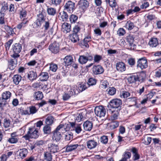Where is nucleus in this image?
Listing matches in <instances>:
<instances>
[{"label": "nucleus", "mask_w": 161, "mask_h": 161, "mask_svg": "<svg viewBox=\"0 0 161 161\" xmlns=\"http://www.w3.org/2000/svg\"><path fill=\"white\" fill-rule=\"evenodd\" d=\"M145 79V75L142 73H135L128 77L127 80L130 83L138 81L141 83L143 82Z\"/></svg>", "instance_id": "nucleus-1"}, {"label": "nucleus", "mask_w": 161, "mask_h": 161, "mask_svg": "<svg viewBox=\"0 0 161 161\" xmlns=\"http://www.w3.org/2000/svg\"><path fill=\"white\" fill-rule=\"evenodd\" d=\"M38 136V130L34 127H31L29 128L27 133L24 137L28 139L30 138L36 139Z\"/></svg>", "instance_id": "nucleus-2"}, {"label": "nucleus", "mask_w": 161, "mask_h": 161, "mask_svg": "<svg viewBox=\"0 0 161 161\" xmlns=\"http://www.w3.org/2000/svg\"><path fill=\"white\" fill-rule=\"evenodd\" d=\"M122 102L121 100L119 99H114L111 100L109 104L111 108L119 109L121 108V105H122Z\"/></svg>", "instance_id": "nucleus-3"}, {"label": "nucleus", "mask_w": 161, "mask_h": 161, "mask_svg": "<svg viewBox=\"0 0 161 161\" xmlns=\"http://www.w3.org/2000/svg\"><path fill=\"white\" fill-rule=\"evenodd\" d=\"M94 112L95 114L100 118L104 117L106 114V110L102 106L96 107Z\"/></svg>", "instance_id": "nucleus-4"}, {"label": "nucleus", "mask_w": 161, "mask_h": 161, "mask_svg": "<svg viewBox=\"0 0 161 161\" xmlns=\"http://www.w3.org/2000/svg\"><path fill=\"white\" fill-rule=\"evenodd\" d=\"M137 67L143 69L147 68L148 63L147 59L145 58L139 59L137 62Z\"/></svg>", "instance_id": "nucleus-5"}, {"label": "nucleus", "mask_w": 161, "mask_h": 161, "mask_svg": "<svg viewBox=\"0 0 161 161\" xmlns=\"http://www.w3.org/2000/svg\"><path fill=\"white\" fill-rule=\"evenodd\" d=\"M75 3L73 2L69 1L64 5V9L69 12L72 13L75 9Z\"/></svg>", "instance_id": "nucleus-6"}, {"label": "nucleus", "mask_w": 161, "mask_h": 161, "mask_svg": "<svg viewBox=\"0 0 161 161\" xmlns=\"http://www.w3.org/2000/svg\"><path fill=\"white\" fill-rule=\"evenodd\" d=\"M11 56L13 58L8 60V63L9 65L11 66L12 67V68H11L10 66V69H14V66L17 64V59L19 57L20 55H16L12 54Z\"/></svg>", "instance_id": "nucleus-7"}, {"label": "nucleus", "mask_w": 161, "mask_h": 161, "mask_svg": "<svg viewBox=\"0 0 161 161\" xmlns=\"http://www.w3.org/2000/svg\"><path fill=\"white\" fill-rule=\"evenodd\" d=\"M59 43L57 42L56 41H54L49 45V49L52 53H56L59 51Z\"/></svg>", "instance_id": "nucleus-8"}, {"label": "nucleus", "mask_w": 161, "mask_h": 161, "mask_svg": "<svg viewBox=\"0 0 161 161\" xmlns=\"http://www.w3.org/2000/svg\"><path fill=\"white\" fill-rule=\"evenodd\" d=\"M92 71L94 75H97L103 74L104 72V70L102 66L98 65L93 66Z\"/></svg>", "instance_id": "nucleus-9"}, {"label": "nucleus", "mask_w": 161, "mask_h": 161, "mask_svg": "<svg viewBox=\"0 0 161 161\" xmlns=\"http://www.w3.org/2000/svg\"><path fill=\"white\" fill-rule=\"evenodd\" d=\"M47 149L50 153H54L58 151L59 147L58 145L50 143L47 145Z\"/></svg>", "instance_id": "nucleus-10"}, {"label": "nucleus", "mask_w": 161, "mask_h": 161, "mask_svg": "<svg viewBox=\"0 0 161 161\" xmlns=\"http://www.w3.org/2000/svg\"><path fill=\"white\" fill-rule=\"evenodd\" d=\"M22 49V46L19 43H16L13 46V50L14 53L13 54L16 55H19V53L21 52Z\"/></svg>", "instance_id": "nucleus-11"}, {"label": "nucleus", "mask_w": 161, "mask_h": 161, "mask_svg": "<svg viewBox=\"0 0 161 161\" xmlns=\"http://www.w3.org/2000/svg\"><path fill=\"white\" fill-rule=\"evenodd\" d=\"M72 130H75L76 133L79 134L81 131L82 129L80 125H77L75 122H70Z\"/></svg>", "instance_id": "nucleus-12"}, {"label": "nucleus", "mask_w": 161, "mask_h": 161, "mask_svg": "<svg viewBox=\"0 0 161 161\" xmlns=\"http://www.w3.org/2000/svg\"><path fill=\"white\" fill-rule=\"evenodd\" d=\"M116 67L117 70L120 72L124 71L126 69L125 65L123 62L117 63L116 64Z\"/></svg>", "instance_id": "nucleus-13"}, {"label": "nucleus", "mask_w": 161, "mask_h": 161, "mask_svg": "<svg viewBox=\"0 0 161 161\" xmlns=\"http://www.w3.org/2000/svg\"><path fill=\"white\" fill-rule=\"evenodd\" d=\"M78 4L80 8L84 10L88 7L89 3L86 0H80L78 2Z\"/></svg>", "instance_id": "nucleus-14"}, {"label": "nucleus", "mask_w": 161, "mask_h": 161, "mask_svg": "<svg viewBox=\"0 0 161 161\" xmlns=\"http://www.w3.org/2000/svg\"><path fill=\"white\" fill-rule=\"evenodd\" d=\"M97 145V142L94 140H89L87 142V147L89 149H92L96 147Z\"/></svg>", "instance_id": "nucleus-15"}, {"label": "nucleus", "mask_w": 161, "mask_h": 161, "mask_svg": "<svg viewBox=\"0 0 161 161\" xmlns=\"http://www.w3.org/2000/svg\"><path fill=\"white\" fill-rule=\"evenodd\" d=\"M130 151L132 153L133 160H137L140 158V155L138 153V151L136 148L132 147L130 150Z\"/></svg>", "instance_id": "nucleus-16"}, {"label": "nucleus", "mask_w": 161, "mask_h": 161, "mask_svg": "<svg viewBox=\"0 0 161 161\" xmlns=\"http://www.w3.org/2000/svg\"><path fill=\"white\" fill-rule=\"evenodd\" d=\"M71 26L70 24L64 23L62 26V30L64 33H67L71 31Z\"/></svg>", "instance_id": "nucleus-17"}, {"label": "nucleus", "mask_w": 161, "mask_h": 161, "mask_svg": "<svg viewBox=\"0 0 161 161\" xmlns=\"http://www.w3.org/2000/svg\"><path fill=\"white\" fill-rule=\"evenodd\" d=\"M83 125L84 130L90 131L92 128L93 124L91 122L86 121L84 123Z\"/></svg>", "instance_id": "nucleus-18"}, {"label": "nucleus", "mask_w": 161, "mask_h": 161, "mask_svg": "<svg viewBox=\"0 0 161 161\" xmlns=\"http://www.w3.org/2000/svg\"><path fill=\"white\" fill-rule=\"evenodd\" d=\"M59 19L62 21H66L67 20L68 16L67 13L65 11L61 12L59 15Z\"/></svg>", "instance_id": "nucleus-19"}, {"label": "nucleus", "mask_w": 161, "mask_h": 161, "mask_svg": "<svg viewBox=\"0 0 161 161\" xmlns=\"http://www.w3.org/2000/svg\"><path fill=\"white\" fill-rule=\"evenodd\" d=\"M18 152L19 156L22 159L25 157L28 153V151L26 148L20 149L18 150Z\"/></svg>", "instance_id": "nucleus-20"}, {"label": "nucleus", "mask_w": 161, "mask_h": 161, "mask_svg": "<svg viewBox=\"0 0 161 161\" xmlns=\"http://www.w3.org/2000/svg\"><path fill=\"white\" fill-rule=\"evenodd\" d=\"M44 160L45 161H52V156L50 152L46 151L43 153Z\"/></svg>", "instance_id": "nucleus-21"}, {"label": "nucleus", "mask_w": 161, "mask_h": 161, "mask_svg": "<svg viewBox=\"0 0 161 161\" xmlns=\"http://www.w3.org/2000/svg\"><path fill=\"white\" fill-rule=\"evenodd\" d=\"M15 133H13L11 134V138L8 139V141L11 143H16L18 141V139L17 136L16 135Z\"/></svg>", "instance_id": "nucleus-22"}, {"label": "nucleus", "mask_w": 161, "mask_h": 161, "mask_svg": "<svg viewBox=\"0 0 161 161\" xmlns=\"http://www.w3.org/2000/svg\"><path fill=\"white\" fill-rule=\"evenodd\" d=\"M28 78L31 81L35 80L37 77V74L36 72L31 71L28 73Z\"/></svg>", "instance_id": "nucleus-23"}, {"label": "nucleus", "mask_w": 161, "mask_h": 161, "mask_svg": "<svg viewBox=\"0 0 161 161\" xmlns=\"http://www.w3.org/2000/svg\"><path fill=\"white\" fill-rule=\"evenodd\" d=\"M61 137V135L60 132L54 130L53 131V139L56 142L60 140Z\"/></svg>", "instance_id": "nucleus-24"}, {"label": "nucleus", "mask_w": 161, "mask_h": 161, "mask_svg": "<svg viewBox=\"0 0 161 161\" xmlns=\"http://www.w3.org/2000/svg\"><path fill=\"white\" fill-rule=\"evenodd\" d=\"M64 61L66 66L71 65L73 62V59L71 56H67L65 57L64 59Z\"/></svg>", "instance_id": "nucleus-25"}, {"label": "nucleus", "mask_w": 161, "mask_h": 161, "mask_svg": "<svg viewBox=\"0 0 161 161\" xmlns=\"http://www.w3.org/2000/svg\"><path fill=\"white\" fill-rule=\"evenodd\" d=\"M32 86L34 88H43V87L46 88L47 85H43L40 82H36L32 84Z\"/></svg>", "instance_id": "nucleus-26"}, {"label": "nucleus", "mask_w": 161, "mask_h": 161, "mask_svg": "<svg viewBox=\"0 0 161 161\" xmlns=\"http://www.w3.org/2000/svg\"><path fill=\"white\" fill-rule=\"evenodd\" d=\"M39 76L40 80L42 81L47 80L49 78L48 74L46 72L41 73Z\"/></svg>", "instance_id": "nucleus-27"}, {"label": "nucleus", "mask_w": 161, "mask_h": 161, "mask_svg": "<svg viewBox=\"0 0 161 161\" xmlns=\"http://www.w3.org/2000/svg\"><path fill=\"white\" fill-rule=\"evenodd\" d=\"M120 111L119 109H117L116 110H114L112 111L111 119L112 120H115L116 119L119 114V112Z\"/></svg>", "instance_id": "nucleus-28"}, {"label": "nucleus", "mask_w": 161, "mask_h": 161, "mask_svg": "<svg viewBox=\"0 0 161 161\" xmlns=\"http://www.w3.org/2000/svg\"><path fill=\"white\" fill-rule=\"evenodd\" d=\"M21 78L22 77L20 75H14L13 77L14 83L16 85H18L21 81Z\"/></svg>", "instance_id": "nucleus-29"}, {"label": "nucleus", "mask_w": 161, "mask_h": 161, "mask_svg": "<svg viewBox=\"0 0 161 161\" xmlns=\"http://www.w3.org/2000/svg\"><path fill=\"white\" fill-rule=\"evenodd\" d=\"M54 118L51 115H49L46 119L45 122L47 125H51L54 122Z\"/></svg>", "instance_id": "nucleus-30"}, {"label": "nucleus", "mask_w": 161, "mask_h": 161, "mask_svg": "<svg viewBox=\"0 0 161 161\" xmlns=\"http://www.w3.org/2000/svg\"><path fill=\"white\" fill-rule=\"evenodd\" d=\"M34 97L36 100H41L43 97V95L42 92L37 91L34 93Z\"/></svg>", "instance_id": "nucleus-31"}, {"label": "nucleus", "mask_w": 161, "mask_h": 161, "mask_svg": "<svg viewBox=\"0 0 161 161\" xmlns=\"http://www.w3.org/2000/svg\"><path fill=\"white\" fill-rule=\"evenodd\" d=\"M27 109L29 110L30 115L36 113L38 110V109L34 106H29L27 108Z\"/></svg>", "instance_id": "nucleus-32"}, {"label": "nucleus", "mask_w": 161, "mask_h": 161, "mask_svg": "<svg viewBox=\"0 0 161 161\" xmlns=\"http://www.w3.org/2000/svg\"><path fill=\"white\" fill-rule=\"evenodd\" d=\"M134 26L133 23L129 20L127 21L125 25V27L129 30H131L133 28Z\"/></svg>", "instance_id": "nucleus-33"}, {"label": "nucleus", "mask_w": 161, "mask_h": 161, "mask_svg": "<svg viewBox=\"0 0 161 161\" xmlns=\"http://www.w3.org/2000/svg\"><path fill=\"white\" fill-rule=\"evenodd\" d=\"M2 97L6 101L11 96V93L9 91H5L2 94Z\"/></svg>", "instance_id": "nucleus-34"}, {"label": "nucleus", "mask_w": 161, "mask_h": 161, "mask_svg": "<svg viewBox=\"0 0 161 161\" xmlns=\"http://www.w3.org/2000/svg\"><path fill=\"white\" fill-rule=\"evenodd\" d=\"M78 146V145L77 144L68 145L66 148V151L68 152L71 151L76 149Z\"/></svg>", "instance_id": "nucleus-35"}, {"label": "nucleus", "mask_w": 161, "mask_h": 161, "mask_svg": "<svg viewBox=\"0 0 161 161\" xmlns=\"http://www.w3.org/2000/svg\"><path fill=\"white\" fill-rule=\"evenodd\" d=\"M28 22V20H24V19H23V21L20 23L18 25L16 26V28L19 30L21 29L22 28H24L26 26V25Z\"/></svg>", "instance_id": "nucleus-36"}, {"label": "nucleus", "mask_w": 161, "mask_h": 161, "mask_svg": "<svg viewBox=\"0 0 161 161\" xmlns=\"http://www.w3.org/2000/svg\"><path fill=\"white\" fill-rule=\"evenodd\" d=\"M108 93L110 95H113L115 94L116 92L115 88L114 87H109L107 90Z\"/></svg>", "instance_id": "nucleus-37"}, {"label": "nucleus", "mask_w": 161, "mask_h": 161, "mask_svg": "<svg viewBox=\"0 0 161 161\" xmlns=\"http://www.w3.org/2000/svg\"><path fill=\"white\" fill-rule=\"evenodd\" d=\"M78 60L79 63L82 64H85L87 61L86 57L83 55L80 56Z\"/></svg>", "instance_id": "nucleus-38"}, {"label": "nucleus", "mask_w": 161, "mask_h": 161, "mask_svg": "<svg viewBox=\"0 0 161 161\" xmlns=\"http://www.w3.org/2000/svg\"><path fill=\"white\" fill-rule=\"evenodd\" d=\"M43 131L44 134H49L51 131V128L49 125H46L43 128Z\"/></svg>", "instance_id": "nucleus-39"}, {"label": "nucleus", "mask_w": 161, "mask_h": 161, "mask_svg": "<svg viewBox=\"0 0 161 161\" xmlns=\"http://www.w3.org/2000/svg\"><path fill=\"white\" fill-rule=\"evenodd\" d=\"M65 139L66 141H69L73 138V134L70 132L66 133L64 134Z\"/></svg>", "instance_id": "nucleus-40"}, {"label": "nucleus", "mask_w": 161, "mask_h": 161, "mask_svg": "<svg viewBox=\"0 0 161 161\" xmlns=\"http://www.w3.org/2000/svg\"><path fill=\"white\" fill-rule=\"evenodd\" d=\"M37 19L41 23H42L45 21V18L42 13L40 14L37 15Z\"/></svg>", "instance_id": "nucleus-41"}, {"label": "nucleus", "mask_w": 161, "mask_h": 161, "mask_svg": "<svg viewBox=\"0 0 161 161\" xmlns=\"http://www.w3.org/2000/svg\"><path fill=\"white\" fill-rule=\"evenodd\" d=\"M81 24L78 23L77 25H75L73 28V32L74 33L77 34L80 30V27Z\"/></svg>", "instance_id": "nucleus-42"}, {"label": "nucleus", "mask_w": 161, "mask_h": 161, "mask_svg": "<svg viewBox=\"0 0 161 161\" xmlns=\"http://www.w3.org/2000/svg\"><path fill=\"white\" fill-rule=\"evenodd\" d=\"M89 41H80L79 42V45L82 47L84 48L88 47L89 45L88 44V42Z\"/></svg>", "instance_id": "nucleus-43"}, {"label": "nucleus", "mask_w": 161, "mask_h": 161, "mask_svg": "<svg viewBox=\"0 0 161 161\" xmlns=\"http://www.w3.org/2000/svg\"><path fill=\"white\" fill-rule=\"evenodd\" d=\"M127 44L129 45V48L131 50H134L136 49V45L134 43L133 41H127Z\"/></svg>", "instance_id": "nucleus-44"}, {"label": "nucleus", "mask_w": 161, "mask_h": 161, "mask_svg": "<svg viewBox=\"0 0 161 161\" xmlns=\"http://www.w3.org/2000/svg\"><path fill=\"white\" fill-rule=\"evenodd\" d=\"M47 12L48 14L54 15L56 13V10L55 8H50L47 9Z\"/></svg>", "instance_id": "nucleus-45"}, {"label": "nucleus", "mask_w": 161, "mask_h": 161, "mask_svg": "<svg viewBox=\"0 0 161 161\" xmlns=\"http://www.w3.org/2000/svg\"><path fill=\"white\" fill-rule=\"evenodd\" d=\"M49 69L52 71L55 72L58 69L57 65L53 63H51L50 65Z\"/></svg>", "instance_id": "nucleus-46"}, {"label": "nucleus", "mask_w": 161, "mask_h": 161, "mask_svg": "<svg viewBox=\"0 0 161 161\" xmlns=\"http://www.w3.org/2000/svg\"><path fill=\"white\" fill-rule=\"evenodd\" d=\"M96 83V80L95 79L92 78H90L89 79L87 82V84L89 86H92L95 85Z\"/></svg>", "instance_id": "nucleus-47"}, {"label": "nucleus", "mask_w": 161, "mask_h": 161, "mask_svg": "<svg viewBox=\"0 0 161 161\" xmlns=\"http://www.w3.org/2000/svg\"><path fill=\"white\" fill-rule=\"evenodd\" d=\"M42 24V23L39 22L38 20L36 19V21L32 24V25L34 28L36 29L39 27H40Z\"/></svg>", "instance_id": "nucleus-48"}, {"label": "nucleus", "mask_w": 161, "mask_h": 161, "mask_svg": "<svg viewBox=\"0 0 161 161\" xmlns=\"http://www.w3.org/2000/svg\"><path fill=\"white\" fill-rule=\"evenodd\" d=\"M148 44L152 47H156L158 44V41H149Z\"/></svg>", "instance_id": "nucleus-49"}, {"label": "nucleus", "mask_w": 161, "mask_h": 161, "mask_svg": "<svg viewBox=\"0 0 161 161\" xmlns=\"http://www.w3.org/2000/svg\"><path fill=\"white\" fill-rule=\"evenodd\" d=\"M87 87L86 85V84L85 83H81L80 84L79 86L78 89L80 92H82L86 89Z\"/></svg>", "instance_id": "nucleus-50"}, {"label": "nucleus", "mask_w": 161, "mask_h": 161, "mask_svg": "<svg viewBox=\"0 0 161 161\" xmlns=\"http://www.w3.org/2000/svg\"><path fill=\"white\" fill-rule=\"evenodd\" d=\"M130 93L128 92L123 91L120 94V97L122 98H125L130 96Z\"/></svg>", "instance_id": "nucleus-51"}, {"label": "nucleus", "mask_w": 161, "mask_h": 161, "mask_svg": "<svg viewBox=\"0 0 161 161\" xmlns=\"http://www.w3.org/2000/svg\"><path fill=\"white\" fill-rule=\"evenodd\" d=\"M66 126L67 125L66 124L64 125L63 124H60L57 126V128L54 130L59 131L61 129H65V131H66L67 130V128H65Z\"/></svg>", "instance_id": "nucleus-52"}, {"label": "nucleus", "mask_w": 161, "mask_h": 161, "mask_svg": "<svg viewBox=\"0 0 161 161\" xmlns=\"http://www.w3.org/2000/svg\"><path fill=\"white\" fill-rule=\"evenodd\" d=\"M106 2H108L109 6L111 7H115L116 3L115 0H106Z\"/></svg>", "instance_id": "nucleus-53"}, {"label": "nucleus", "mask_w": 161, "mask_h": 161, "mask_svg": "<svg viewBox=\"0 0 161 161\" xmlns=\"http://www.w3.org/2000/svg\"><path fill=\"white\" fill-rule=\"evenodd\" d=\"M77 19V16L74 14H72L69 17L70 21L71 23H75Z\"/></svg>", "instance_id": "nucleus-54"}, {"label": "nucleus", "mask_w": 161, "mask_h": 161, "mask_svg": "<svg viewBox=\"0 0 161 161\" xmlns=\"http://www.w3.org/2000/svg\"><path fill=\"white\" fill-rule=\"evenodd\" d=\"M71 40H79L78 36L77 34L74 33L71 35L70 37Z\"/></svg>", "instance_id": "nucleus-55"}, {"label": "nucleus", "mask_w": 161, "mask_h": 161, "mask_svg": "<svg viewBox=\"0 0 161 161\" xmlns=\"http://www.w3.org/2000/svg\"><path fill=\"white\" fill-rule=\"evenodd\" d=\"M117 33L119 36H121L124 35L125 34V31L123 28H120L118 30Z\"/></svg>", "instance_id": "nucleus-56"}, {"label": "nucleus", "mask_w": 161, "mask_h": 161, "mask_svg": "<svg viewBox=\"0 0 161 161\" xmlns=\"http://www.w3.org/2000/svg\"><path fill=\"white\" fill-rule=\"evenodd\" d=\"M84 119V117L82 113L79 114L75 118V120L79 122Z\"/></svg>", "instance_id": "nucleus-57"}, {"label": "nucleus", "mask_w": 161, "mask_h": 161, "mask_svg": "<svg viewBox=\"0 0 161 161\" xmlns=\"http://www.w3.org/2000/svg\"><path fill=\"white\" fill-rule=\"evenodd\" d=\"M131 156V154L130 152L125 151L124 153L123 157L127 160L128 159L130 158Z\"/></svg>", "instance_id": "nucleus-58"}, {"label": "nucleus", "mask_w": 161, "mask_h": 161, "mask_svg": "<svg viewBox=\"0 0 161 161\" xmlns=\"http://www.w3.org/2000/svg\"><path fill=\"white\" fill-rule=\"evenodd\" d=\"M26 15L27 12L25 10H22L20 12V15L21 19L22 18H23V19L24 20V18L26 17Z\"/></svg>", "instance_id": "nucleus-59"}, {"label": "nucleus", "mask_w": 161, "mask_h": 161, "mask_svg": "<svg viewBox=\"0 0 161 161\" xmlns=\"http://www.w3.org/2000/svg\"><path fill=\"white\" fill-rule=\"evenodd\" d=\"M119 125V123L115 121L112 122L110 124V126L112 129H114L118 127Z\"/></svg>", "instance_id": "nucleus-60"}, {"label": "nucleus", "mask_w": 161, "mask_h": 161, "mask_svg": "<svg viewBox=\"0 0 161 161\" xmlns=\"http://www.w3.org/2000/svg\"><path fill=\"white\" fill-rule=\"evenodd\" d=\"M101 142L104 144H106L108 142V137L106 136H103L101 137Z\"/></svg>", "instance_id": "nucleus-61"}, {"label": "nucleus", "mask_w": 161, "mask_h": 161, "mask_svg": "<svg viewBox=\"0 0 161 161\" xmlns=\"http://www.w3.org/2000/svg\"><path fill=\"white\" fill-rule=\"evenodd\" d=\"M4 14L2 13L1 12H0V24H3L5 23L4 22Z\"/></svg>", "instance_id": "nucleus-62"}, {"label": "nucleus", "mask_w": 161, "mask_h": 161, "mask_svg": "<svg viewBox=\"0 0 161 161\" xmlns=\"http://www.w3.org/2000/svg\"><path fill=\"white\" fill-rule=\"evenodd\" d=\"M51 1L52 4L57 6L61 3L62 0H51Z\"/></svg>", "instance_id": "nucleus-63"}, {"label": "nucleus", "mask_w": 161, "mask_h": 161, "mask_svg": "<svg viewBox=\"0 0 161 161\" xmlns=\"http://www.w3.org/2000/svg\"><path fill=\"white\" fill-rule=\"evenodd\" d=\"M108 85V82L106 80H103L101 82V87L105 89L106 88Z\"/></svg>", "instance_id": "nucleus-64"}]
</instances>
